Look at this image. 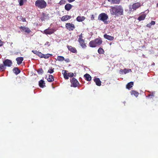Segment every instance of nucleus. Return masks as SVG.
I'll use <instances>...</instances> for the list:
<instances>
[{"label": "nucleus", "instance_id": "obj_34", "mask_svg": "<svg viewBox=\"0 0 158 158\" xmlns=\"http://www.w3.org/2000/svg\"><path fill=\"white\" fill-rule=\"evenodd\" d=\"M20 6H22L24 4V2L26 0H18Z\"/></svg>", "mask_w": 158, "mask_h": 158}, {"label": "nucleus", "instance_id": "obj_30", "mask_svg": "<svg viewBox=\"0 0 158 158\" xmlns=\"http://www.w3.org/2000/svg\"><path fill=\"white\" fill-rule=\"evenodd\" d=\"M57 60L59 61H63L64 60V57L62 56H58Z\"/></svg>", "mask_w": 158, "mask_h": 158}, {"label": "nucleus", "instance_id": "obj_18", "mask_svg": "<svg viewBox=\"0 0 158 158\" xmlns=\"http://www.w3.org/2000/svg\"><path fill=\"white\" fill-rule=\"evenodd\" d=\"M146 16V15L144 13L140 15L138 18L137 19L139 21H141L144 19Z\"/></svg>", "mask_w": 158, "mask_h": 158}, {"label": "nucleus", "instance_id": "obj_22", "mask_svg": "<svg viewBox=\"0 0 158 158\" xmlns=\"http://www.w3.org/2000/svg\"><path fill=\"white\" fill-rule=\"evenodd\" d=\"M48 81L49 82H52L54 80V77L52 75H49V77L47 79Z\"/></svg>", "mask_w": 158, "mask_h": 158}, {"label": "nucleus", "instance_id": "obj_46", "mask_svg": "<svg viewBox=\"0 0 158 158\" xmlns=\"http://www.w3.org/2000/svg\"><path fill=\"white\" fill-rule=\"evenodd\" d=\"M151 24H150V23H149L146 26L150 28L151 27Z\"/></svg>", "mask_w": 158, "mask_h": 158}, {"label": "nucleus", "instance_id": "obj_14", "mask_svg": "<svg viewBox=\"0 0 158 158\" xmlns=\"http://www.w3.org/2000/svg\"><path fill=\"white\" fill-rule=\"evenodd\" d=\"M104 37L105 39L110 41L113 40L114 39V37L107 35L106 34L104 35Z\"/></svg>", "mask_w": 158, "mask_h": 158}, {"label": "nucleus", "instance_id": "obj_12", "mask_svg": "<svg viewBox=\"0 0 158 158\" xmlns=\"http://www.w3.org/2000/svg\"><path fill=\"white\" fill-rule=\"evenodd\" d=\"M71 18V16L70 15H65L63 16L61 18V20L62 21H65Z\"/></svg>", "mask_w": 158, "mask_h": 158}, {"label": "nucleus", "instance_id": "obj_21", "mask_svg": "<svg viewBox=\"0 0 158 158\" xmlns=\"http://www.w3.org/2000/svg\"><path fill=\"white\" fill-rule=\"evenodd\" d=\"M85 17L83 16H78L76 20L79 22H82L85 19Z\"/></svg>", "mask_w": 158, "mask_h": 158}, {"label": "nucleus", "instance_id": "obj_32", "mask_svg": "<svg viewBox=\"0 0 158 158\" xmlns=\"http://www.w3.org/2000/svg\"><path fill=\"white\" fill-rule=\"evenodd\" d=\"M67 72V71L64 70V72L63 73V75L65 79L67 80L69 79V77H68V73Z\"/></svg>", "mask_w": 158, "mask_h": 158}, {"label": "nucleus", "instance_id": "obj_6", "mask_svg": "<svg viewBox=\"0 0 158 158\" xmlns=\"http://www.w3.org/2000/svg\"><path fill=\"white\" fill-rule=\"evenodd\" d=\"M70 81L72 84V85H71V87L73 86L74 87H76L79 84V82L75 78H73L71 79Z\"/></svg>", "mask_w": 158, "mask_h": 158}, {"label": "nucleus", "instance_id": "obj_27", "mask_svg": "<svg viewBox=\"0 0 158 158\" xmlns=\"http://www.w3.org/2000/svg\"><path fill=\"white\" fill-rule=\"evenodd\" d=\"M133 82H131L128 83L126 85L127 88L129 89L131 88L133 86Z\"/></svg>", "mask_w": 158, "mask_h": 158}, {"label": "nucleus", "instance_id": "obj_50", "mask_svg": "<svg viewBox=\"0 0 158 158\" xmlns=\"http://www.w3.org/2000/svg\"><path fill=\"white\" fill-rule=\"evenodd\" d=\"M75 0H68V1L69 2H71L74 1Z\"/></svg>", "mask_w": 158, "mask_h": 158}, {"label": "nucleus", "instance_id": "obj_29", "mask_svg": "<svg viewBox=\"0 0 158 158\" xmlns=\"http://www.w3.org/2000/svg\"><path fill=\"white\" fill-rule=\"evenodd\" d=\"M98 52L100 54H102L104 53V51L102 48H100L98 50Z\"/></svg>", "mask_w": 158, "mask_h": 158}, {"label": "nucleus", "instance_id": "obj_13", "mask_svg": "<svg viewBox=\"0 0 158 158\" xmlns=\"http://www.w3.org/2000/svg\"><path fill=\"white\" fill-rule=\"evenodd\" d=\"M78 42L80 44V46L84 48H85L87 46L85 43V41L84 40L79 39V40H78Z\"/></svg>", "mask_w": 158, "mask_h": 158}, {"label": "nucleus", "instance_id": "obj_16", "mask_svg": "<svg viewBox=\"0 0 158 158\" xmlns=\"http://www.w3.org/2000/svg\"><path fill=\"white\" fill-rule=\"evenodd\" d=\"M44 81L43 80H40L39 82V85L40 87L43 88L45 86Z\"/></svg>", "mask_w": 158, "mask_h": 158}, {"label": "nucleus", "instance_id": "obj_40", "mask_svg": "<svg viewBox=\"0 0 158 158\" xmlns=\"http://www.w3.org/2000/svg\"><path fill=\"white\" fill-rule=\"evenodd\" d=\"M43 54H42L41 52H39L37 55L40 57L43 58Z\"/></svg>", "mask_w": 158, "mask_h": 158}, {"label": "nucleus", "instance_id": "obj_31", "mask_svg": "<svg viewBox=\"0 0 158 158\" xmlns=\"http://www.w3.org/2000/svg\"><path fill=\"white\" fill-rule=\"evenodd\" d=\"M6 69V66L4 64H0V70L4 71Z\"/></svg>", "mask_w": 158, "mask_h": 158}, {"label": "nucleus", "instance_id": "obj_38", "mask_svg": "<svg viewBox=\"0 0 158 158\" xmlns=\"http://www.w3.org/2000/svg\"><path fill=\"white\" fill-rule=\"evenodd\" d=\"M154 92L152 93L151 94H148V96L150 98H152V97L154 96Z\"/></svg>", "mask_w": 158, "mask_h": 158}, {"label": "nucleus", "instance_id": "obj_36", "mask_svg": "<svg viewBox=\"0 0 158 158\" xmlns=\"http://www.w3.org/2000/svg\"><path fill=\"white\" fill-rule=\"evenodd\" d=\"M37 72L38 74H42L43 73L44 71L42 68L39 69L37 70Z\"/></svg>", "mask_w": 158, "mask_h": 158}, {"label": "nucleus", "instance_id": "obj_4", "mask_svg": "<svg viewBox=\"0 0 158 158\" xmlns=\"http://www.w3.org/2000/svg\"><path fill=\"white\" fill-rule=\"evenodd\" d=\"M108 18V15L105 13H102L99 14L98 17V19L103 21L105 24L108 23V21H106Z\"/></svg>", "mask_w": 158, "mask_h": 158}, {"label": "nucleus", "instance_id": "obj_51", "mask_svg": "<svg viewBox=\"0 0 158 158\" xmlns=\"http://www.w3.org/2000/svg\"><path fill=\"white\" fill-rule=\"evenodd\" d=\"M65 61H66L67 62H69V59H66L64 60Z\"/></svg>", "mask_w": 158, "mask_h": 158}, {"label": "nucleus", "instance_id": "obj_26", "mask_svg": "<svg viewBox=\"0 0 158 158\" xmlns=\"http://www.w3.org/2000/svg\"><path fill=\"white\" fill-rule=\"evenodd\" d=\"M131 94L132 95H134L136 97H137L139 94V93L134 90H132L131 92Z\"/></svg>", "mask_w": 158, "mask_h": 158}, {"label": "nucleus", "instance_id": "obj_35", "mask_svg": "<svg viewBox=\"0 0 158 158\" xmlns=\"http://www.w3.org/2000/svg\"><path fill=\"white\" fill-rule=\"evenodd\" d=\"M54 68L51 67L48 71V73H52L54 72Z\"/></svg>", "mask_w": 158, "mask_h": 158}, {"label": "nucleus", "instance_id": "obj_9", "mask_svg": "<svg viewBox=\"0 0 158 158\" xmlns=\"http://www.w3.org/2000/svg\"><path fill=\"white\" fill-rule=\"evenodd\" d=\"M22 32H25L27 33H29L31 32L29 28L25 26H21L19 28Z\"/></svg>", "mask_w": 158, "mask_h": 158}, {"label": "nucleus", "instance_id": "obj_10", "mask_svg": "<svg viewBox=\"0 0 158 158\" xmlns=\"http://www.w3.org/2000/svg\"><path fill=\"white\" fill-rule=\"evenodd\" d=\"M3 63L5 66L7 67H10L12 64L11 61L9 59H6L3 61Z\"/></svg>", "mask_w": 158, "mask_h": 158}, {"label": "nucleus", "instance_id": "obj_7", "mask_svg": "<svg viewBox=\"0 0 158 158\" xmlns=\"http://www.w3.org/2000/svg\"><path fill=\"white\" fill-rule=\"evenodd\" d=\"M65 28L69 31L73 30L75 28V25L70 23H67L65 24Z\"/></svg>", "mask_w": 158, "mask_h": 158}, {"label": "nucleus", "instance_id": "obj_24", "mask_svg": "<svg viewBox=\"0 0 158 158\" xmlns=\"http://www.w3.org/2000/svg\"><path fill=\"white\" fill-rule=\"evenodd\" d=\"M72 7V6L70 4H67L65 6V9L67 11L70 10Z\"/></svg>", "mask_w": 158, "mask_h": 158}, {"label": "nucleus", "instance_id": "obj_44", "mask_svg": "<svg viewBox=\"0 0 158 158\" xmlns=\"http://www.w3.org/2000/svg\"><path fill=\"white\" fill-rule=\"evenodd\" d=\"M40 19L42 21L44 20L45 19L43 16L42 15V16L40 18Z\"/></svg>", "mask_w": 158, "mask_h": 158}, {"label": "nucleus", "instance_id": "obj_41", "mask_svg": "<svg viewBox=\"0 0 158 158\" xmlns=\"http://www.w3.org/2000/svg\"><path fill=\"white\" fill-rule=\"evenodd\" d=\"M32 52H33L34 54L37 55L39 51H37L36 50H32Z\"/></svg>", "mask_w": 158, "mask_h": 158}, {"label": "nucleus", "instance_id": "obj_28", "mask_svg": "<svg viewBox=\"0 0 158 158\" xmlns=\"http://www.w3.org/2000/svg\"><path fill=\"white\" fill-rule=\"evenodd\" d=\"M42 15L44 17L45 19H48L49 18V15L48 14H46L44 13H42Z\"/></svg>", "mask_w": 158, "mask_h": 158}, {"label": "nucleus", "instance_id": "obj_52", "mask_svg": "<svg viewBox=\"0 0 158 158\" xmlns=\"http://www.w3.org/2000/svg\"><path fill=\"white\" fill-rule=\"evenodd\" d=\"M157 6H158V3H157Z\"/></svg>", "mask_w": 158, "mask_h": 158}, {"label": "nucleus", "instance_id": "obj_48", "mask_svg": "<svg viewBox=\"0 0 158 158\" xmlns=\"http://www.w3.org/2000/svg\"><path fill=\"white\" fill-rule=\"evenodd\" d=\"M3 45L2 42L0 40V46H1Z\"/></svg>", "mask_w": 158, "mask_h": 158}, {"label": "nucleus", "instance_id": "obj_5", "mask_svg": "<svg viewBox=\"0 0 158 158\" xmlns=\"http://www.w3.org/2000/svg\"><path fill=\"white\" fill-rule=\"evenodd\" d=\"M141 6L140 2H137L133 3L132 5H130L129 6V8L130 11L135 10Z\"/></svg>", "mask_w": 158, "mask_h": 158}, {"label": "nucleus", "instance_id": "obj_39", "mask_svg": "<svg viewBox=\"0 0 158 158\" xmlns=\"http://www.w3.org/2000/svg\"><path fill=\"white\" fill-rule=\"evenodd\" d=\"M68 77H72L74 76L73 73H68Z\"/></svg>", "mask_w": 158, "mask_h": 158}, {"label": "nucleus", "instance_id": "obj_49", "mask_svg": "<svg viewBox=\"0 0 158 158\" xmlns=\"http://www.w3.org/2000/svg\"><path fill=\"white\" fill-rule=\"evenodd\" d=\"M45 45H48V46H49L50 45V44H49V43L48 42H47Z\"/></svg>", "mask_w": 158, "mask_h": 158}, {"label": "nucleus", "instance_id": "obj_42", "mask_svg": "<svg viewBox=\"0 0 158 158\" xmlns=\"http://www.w3.org/2000/svg\"><path fill=\"white\" fill-rule=\"evenodd\" d=\"M80 39L81 40H83L82 39V33L79 36V38H78V40H79V39Z\"/></svg>", "mask_w": 158, "mask_h": 158}, {"label": "nucleus", "instance_id": "obj_19", "mask_svg": "<svg viewBox=\"0 0 158 158\" xmlns=\"http://www.w3.org/2000/svg\"><path fill=\"white\" fill-rule=\"evenodd\" d=\"M121 0H108V1L110 2L112 4H119Z\"/></svg>", "mask_w": 158, "mask_h": 158}, {"label": "nucleus", "instance_id": "obj_3", "mask_svg": "<svg viewBox=\"0 0 158 158\" xmlns=\"http://www.w3.org/2000/svg\"><path fill=\"white\" fill-rule=\"evenodd\" d=\"M35 5L39 9H43L46 8L47 4L44 0H37L35 2Z\"/></svg>", "mask_w": 158, "mask_h": 158}, {"label": "nucleus", "instance_id": "obj_1", "mask_svg": "<svg viewBox=\"0 0 158 158\" xmlns=\"http://www.w3.org/2000/svg\"><path fill=\"white\" fill-rule=\"evenodd\" d=\"M110 12L111 15L118 17L123 15V9L120 5H114L111 6Z\"/></svg>", "mask_w": 158, "mask_h": 158}, {"label": "nucleus", "instance_id": "obj_43", "mask_svg": "<svg viewBox=\"0 0 158 158\" xmlns=\"http://www.w3.org/2000/svg\"><path fill=\"white\" fill-rule=\"evenodd\" d=\"M150 23L151 24V25H154L155 24V22L154 21H152Z\"/></svg>", "mask_w": 158, "mask_h": 158}, {"label": "nucleus", "instance_id": "obj_11", "mask_svg": "<svg viewBox=\"0 0 158 158\" xmlns=\"http://www.w3.org/2000/svg\"><path fill=\"white\" fill-rule=\"evenodd\" d=\"M67 47L69 50L71 52L73 53H76L77 52V50L75 48L69 45H67Z\"/></svg>", "mask_w": 158, "mask_h": 158}, {"label": "nucleus", "instance_id": "obj_33", "mask_svg": "<svg viewBox=\"0 0 158 158\" xmlns=\"http://www.w3.org/2000/svg\"><path fill=\"white\" fill-rule=\"evenodd\" d=\"M52 55L48 54H43V58H44L45 59L48 58L50 56H51Z\"/></svg>", "mask_w": 158, "mask_h": 158}, {"label": "nucleus", "instance_id": "obj_20", "mask_svg": "<svg viewBox=\"0 0 158 158\" xmlns=\"http://www.w3.org/2000/svg\"><path fill=\"white\" fill-rule=\"evenodd\" d=\"M120 71L122 73H124L125 74L128 73L130 72L131 71V69H127L126 68H125L123 69H121Z\"/></svg>", "mask_w": 158, "mask_h": 158}, {"label": "nucleus", "instance_id": "obj_17", "mask_svg": "<svg viewBox=\"0 0 158 158\" xmlns=\"http://www.w3.org/2000/svg\"><path fill=\"white\" fill-rule=\"evenodd\" d=\"M16 60L17 61V64L18 65H19L22 63L23 60V58L22 57H17L16 58Z\"/></svg>", "mask_w": 158, "mask_h": 158}, {"label": "nucleus", "instance_id": "obj_25", "mask_svg": "<svg viewBox=\"0 0 158 158\" xmlns=\"http://www.w3.org/2000/svg\"><path fill=\"white\" fill-rule=\"evenodd\" d=\"M13 72L16 74L17 75L20 72V70L18 68H15L13 69Z\"/></svg>", "mask_w": 158, "mask_h": 158}, {"label": "nucleus", "instance_id": "obj_2", "mask_svg": "<svg viewBox=\"0 0 158 158\" xmlns=\"http://www.w3.org/2000/svg\"><path fill=\"white\" fill-rule=\"evenodd\" d=\"M102 43L100 38H98L91 41L89 43V46L91 48H95L100 46Z\"/></svg>", "mask_w": 158, "mask_h": 158}, {"label": "nucleus", "instance_id": "obj_15", "mask_svg": "<svg viewBox=\"0 0 158 158\" xmlns=\"http://www.w3.org/2000/svg\"><path fill=\"white\" fill-rule=\"evenodd\" d=\"M94 80L97 86H100L101 85V82L99 78H95L94 79Z\"/></svg>", "mask_w": 158, "mask_h": 158}, {"label": "nucleus", "instance_id": "obj_8", "mask_svg": "<svg viewBox=\"0 0 158 158\" xmlns=\"http://www.w3.org/2000/svg\"><path fill=\"white\" fill-rule=\"evenodd\" d=\"M56 30L53 28H50L49 27L44 31L43 33L46 35H51Z\"/></svg>", "mask_w": 158, "mask_h": 158}, {"label": "nucleus", "instance_id": "obj_45", "mask_svg": "<svg viewBox=\"0 0 158 158\" xmlns=\"http://www.w3.org/2000/svg\"><path fill=\"white\" fill-rule=\"evenodd\" d=\"M91 19V20H94V15H92Z\"/></svg>", "mask_w": 158, "mask_h": 158}, {"label": "nucleus", "instance_id": "obj_47", "mask_svg": "<svg viewBox=\"0 0 158 158\" xmlns=\"http://www.w3.org/2000/svg\"><path fill=\"white\" fill-rule=\"evenodd\" d=\"M21 19L23 22H24L26 21V19L25 18H22Z\"/></svg>", "mask_w": 158, "mask_h": 158}, {"label": "nucleus", "instance_id": "obj_23", "mask_svg": "<svg viewBox=\"0 0 158 158\" xmlns=\"http://www.w3.org/2000/svg\"><path fill=\"white\" fill-rule=\"evenodd\" d=\"M84 77L85 78V80L87 81H90L91 80V77L88 74H86L84 75Z\"/></svg>", "mask_w": 158, "mask_h": 158}, {"label": "nucleus", "instance_id": "obj_37", "mask_svg": "<svg viewBox=\"0 0 158 158\" xmlns=\"http://www.w3.org/2000/svg\"><path fill=\"white\" fill-rule=\"evenodd\" d=\"M66 3V1L65 0H61L60 1L59 4L60 5H62L63 4H65Z\"/></svg>", "mask_w": 158, "mask_h": 158}]
</instances>
